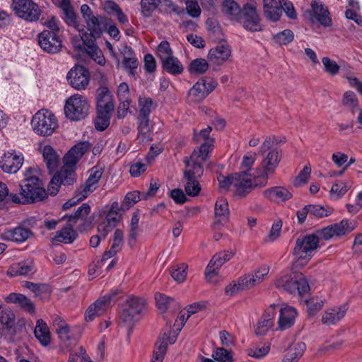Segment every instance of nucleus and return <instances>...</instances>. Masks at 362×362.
Listing matches in <instances>:
<instances>
[{
    "instance_id": "obj_24",
    "label": "nucleus",
    "mask_w": 362,
    "mask_h": 362,
    "mask_svg": "<svg viewBox=\"0 0 362 362\" xmlns=\"http://www.w3.org/2000/svg\"><path fill=\"white\" fill-rule=\"evenodd\" d=\"M231 55V49L226 44H220L211 48L208 54L209 62L216 66L222 65Z\"/></svg>"
},
{
    "instance_id": "obj_50",
    "label": "nucleus",
    "mask_w": 362,
    "mask_h": 362,
    "mask_svg": "<svg viewBox=\"0 0 362 362\" xmlns=\"http://www.w3.org/2000/svg\"><path fill=\"white\" fill-rule=\"evenodd\" d=\"M282 228V221L281 220L275 221L271 227L269 233L263 238V243L270 244L276 242L281 235Z\"/></svg>"
},
{
    "instance_id": "obj_46",
    "label": "nucleus",
    "mask_w": 362,
    "mask_h": 362,
    "mask_svg": "<svg viewBox=\"0 0 362 362\" xmlns=\"http://www.w3.org/2000/svg\"><path fill=\"white\" fill-rule=\"evenodd\" d=\"M351 187V185L349 182H344L341 180L335 182L329 191L331 199L333 200L339 199L346 193Z\"/></svg>"
},
{
    "instance_id": "obj_10",
    "label": "nucleus",
    "mask_w": 362,
    "mask_h": 362,
    "mask_svg": "<svg viewBox=\"0 0 362 362\" xmlns=\"http://www.w3.org/2000/svg\"><path fill=\"white\" fill-rule=\"evenodd\" d=\"M281 160V152L276 148L270 149L264 156L259 167L256 169L257 178L260 179L259 185L261 186H266L267 185L269 176L274 173Z\"/></svg>"
},
{
    "instance_id": "obj_14",
    "label": "nucleus",
    "mask_w": 362,
    "mask_h": 362,
    "mask_svg": "<svg viewBox=\"0 0 362 362\" xmlns=\"http://www.w3.org/2000/svg\"><path fill=\"white\" fill-rule=\"evenodd\" d=\"M117 290L103 296L90 305L85 313V320L92 321L96 317L104 314L110 307L112 302L117 300Z\"/></svg>"
},
{
    "instance_id": "obj_56",
    "label": "nucleus",
    "mask_w": 362,
    "mask_h": 362,
    "mask_svg": "<svg viewBox=\"0 0 362 362\" xmlns=\"http://www.w3.org/2000/svg\"><path fill=\"white\" fill-rule=\"evenodd\" d=\"M326 298L314 296L306 301L308 312L310 315H315L324 305Z\"/></svg>"
},
{
    "instance_id": "obj_51",
    "label": "nucleus",
    "mask_w": 362,
    "mask_h": 362,
    "mask_svg": "<svg viewBox=\"0 0 362 362\" xmlns=\"http://www.w3.org/2000/svg\"><path fill=\"white\" fill-rule=\"evenodd\" d=\"M209 69L208 62L203 58H197L192 60L188 67L191 74L199 75L204 74Z\"/></svg>"
},
{
    "instance_id": "obj_61",
    "label": "nucleus",
    "mask_w": 362,
    "mask_h": 362,
    "mask_svg": "<svg viewBox=\"0 0 362 362\" xmlns=\"http://www.w3.org/2000/svg\"><path fill=\"white\" fill-rule=\"evenodd\" d=\"M311 174V167L310 165H306L304 166L302 170L298 173V175L295 177L293 185L296 187H300L305 185L308 180L310 179Z\"/></svg>"
},
{
    "instance_id": "obj_47",
    "label": "nucleus",
    "mask_w": 362,
    "mask_h": 362,
    "mask_svg": "<svg viewBox=\"0 0 362 362\" xmlns=\"http://www.w3.org/2000/svg\"><path fill=\"white\" fill-rule=\"evenodd\" d=\"M341 105L354 114L358 108V100L355 93L351 90L346 91L341 98Z\"/></svg>"
},
{
    "instance_id": "obj_55",
    "label": "nucleus",
    "mask_w": 362,
    "mask_h": 362,
    "mask_svg": "<svg viewBox=\"0 0 362 362\" xmlns=\"http://www.w3.org/2000/svg\"><path fill=\"white\" fill-rule=\"evenodd\" d=\"M294 39V33L289 29H285L272 36L274 42L279 45H286L291 42Z\"/></svg>"
},
{
    "instance_id": "obj_22",
    "label": "nucleus",
    "mask_w": 362,
    "mask_h": 362,
    "mask_svg": "<svg viewBox=\"0 0 362 362\" xmlns=\"http://www.w3.org/2000/svg\"><path fill=\"white\" fill-rule=\"evenodd\" d=\"M230 216L228 202L223 197H218L214 204V227L225 226Z\"/></svg>"
},
{
    "instance_id": "obj_26",
    "label": "nucleus",
    "mask_w": 362,
    "mask_h": 362,
    "mask_svg": "<svg viewBox=\"0 0 362 362\" xmlns=\"http://www.w3.org/2000/svg\"><path fill=\"white\" fill-rule=\"evenodd\" d=\"M264 198L273 202H284L292 198V193L285 187L275 186L263 192Z\"/></svg>"
},
{
    "instance_id": "obj_11",
    "label": "nucleus",
    "mask_w": 362,
    "mask_h": 362,
    "mask_svg": "<svg viewBox=\"0 0 362 362\" xmlns=\"http://www.w3.org/2000/svg\"><path fill=\"white\" fill-rule=\"evenodd\" d=\"M88 102L81 94H74L66 100L64 114L71 120L78 121L85 118L88 114Z\"/></svg>"
},
{
    "instance_id": "obj_41",
    "label": "nucleus",
    "mask_w": 362,
    "mask_h": 362,
    "mask_svg": "<svg viewBox=\"0 0 362 362\" xmlns=\"http://www.w3.org/2000/svg\"><path fill=\"white\" fill-rule=\"evenodd\" d=\"M6 301L10 303L18 304L22 308L30 313H33L35 312L33 303L30 299L22 294L12 293L6 298Z\"/></svg>"
},
{
    "instance_id": "obj_2",
    "label": "nucleus",
    "mask_w": 362,
    "mask_h": 362,
    "mask_svg": "<svg viewBox=\"0 0 362 362\" xmlns=\"http://www.w3.org/2000/svg\"><path fill=\"white\" fill-rule=\"evenodd\" d=\"M219 188L228 191L230 188L236 199H243L247 196L255 187L261 186L260 179L257 178V174L252 177L245 171H240L224 176L220 175L217 177Z\"/></svg>"
},
{
    "instance_id": "obj_64",
    "label": "nucleus",
    "mask_w": 362,
    "mask_h": 362,
    "mask_svg": "<svg viewBox=\"0 0 362 362\" xmlns=\"http://www.w3.org/2000/svg\"><path fill=\"white\" fill-rule=\"evenodd\" d=\"M214 360L218 362H233V354L231 351L224 348L216 349L212 354Z\"/></svg>"
},
{
    "instance_id": "obj_21",
    "label": "nucleus",
    "mask_w": 362,
    "mask_h": 362,
    "mask_svg": "<svg viewBox=\"0 0 362 362\" xmlns=\"http://www.w3.org/2000/svg\"><path fill=\"white\" fill-rule=\"evenodd\" d=\"M38 43L40 47L48 53H56L62 47V40L57 33L47 30L40 33Z\"/></svg>"
},
{
    "instance_id": "obj_37",
    "label": "nucleus",
    "mask_w": 362,
    "mask_h": 362,
    "mask_svg": "<svg viewBox=\"0 0 362 362\" xmlns=\"http://www.w3.org/2000/svg\"><path fill=\"white\" fill-rule=\"evenodd\" d=\"M74 224L69 222L68 224L58 230L52 238L54 241L65 244L72 243L77 236L76 232L73 228Z\"/></svg>"
},
{
    "instance_id": "obj_20",
    "label": "nucleus",
    "mask_w": 362,
    "mask_h": 362,
    "mask_svg": "<svg viewBox=\"0 0 362 362\" xmlns=\"http://www.w3.org/2000/svg\"><path fill=\"white\" fill-rule=\"evenodd\" d=\"M279 312L276 330H286L295 324L298 313L294 307L282 304L279 308Z\"/></svg>"
},
{
    "instance_id": "obj_25",
    "label": "nucleus",
    "mask_w": 362,
    "mask_h": 362,
    "mask_svg": "<svg viewBox=\"0 0 362 362\" xmlns=\"http://www.w3.org/2000/svg\"><path fill=\"white\" fill-rule=\"evenodd\" d=\"M97 110L113 112L115 103L112 93L106 86L100 87L97 90Z\"/></svg>"
},
{
    "instance_id": "obj_12",
    "label": "nucleus",
    "mask_w": 362,
    "mask_h": 362,
    "mask_svg": "<svg viewBox=\"0 0 362 362\" xmlns=\"http://www.w3.org/2000/svg\"><path fill=\"white\" fill-rule=\"evenodd\" d=\"M145 303L146 302L143 298L137 297L129 298L123 305L120 313L122 321L128 326H132L135 321L141 317L145 309Z\"/></svg>"
},
{
    "instance_id": "obj_35",
    "label": "nucleus",
    "mask_w": 362,
    "mask_h": 362,
    "mask_svg": "<svg viewBox=\"0 0 362 362\" xmlns=\"http://www.w3.org/2000/svg\"><path fill=\"white\" fill-rule=\"evenodd\" d=\"M56 330L61 342L64 346H70L76 343V340L73 337V333L66 322L60 321L57 323Z\"/></svg>"
},
{
    "instance_id": "obj_42",
    "label": "nucleus",
    "mask_w": 362,
    "mask_h": 362,
    "mask_svg": "<svg viewBox=\"0 0 362 362\" xmlns=\"http://www.w3.org/2000/svg\"><path fill=\"white\" fill-rule=\"evenodd\" d=\"M42 156L47 168L50 173L54 172L59 164V156L51 146H45L42 148Z\"/></svg>"
},
{
    "instance_id": "obj_39",
    "label": "nucleus",
    "mask_w": 362,
    "mask_h": 362,
    "mask_svg": "<svg viewBox=\"0 0 362 362\" xmlns=\"http://www.w3.org/2000/svg\"><path fill=\"white\" fill-rule=\"evenodd\" d=\"M34 334L42 346H47L49 344L51 341L49 329L47 325L42 320L37 321Z\"/></svg>"
},
{
    "instance_id": "obj_34",
    "label": "nucleus",
    "mask_w": 362,
    "mask_h": 362,
    "mask_svg": "<svg viewBox=\"0 0 362 362\" xmlns=\"http://www.w3.org/2000/svg\"><path fill=\"white\" fill-rule=\"evenodd\" d=\"M263 10L265 17L272 21H276L282 13V8L277 0H263Z\"/></svg>"
},
{
    "instance_id": "obj_52",
    "label": "nucleus",
    "mask_w": 362,
    "mask_h": 362,
    "mask_svg": "<svg viewBox=\"0 0 362 362\" xmlns=\"http://www.w3.org/2000/svg\"><path fill=\"white\" fill-rule=\"evenodd\" d=\"M332 226L334 229V235L337 237L344 235L352 231L356 227V224L354 221L347 219H343L339 223L332 224Z\"/></svg>"
},
{
    "instance_id": "obj_36",
    "label": "nucleus",
    "mask_w": 362,
    "mask_h": 362,
    "mask_svg": "<svg viewBox=\"0 0 362 362\" xmlns=\"http://www.w3.org/2000/svg\"><path fill=\"white\" fill-rule=\"evenodd\" d=\"M103 7L106 13L110 16H115L119 23L124 25H128V17L123 13L120 7L115 2L106 1L103 3Z\"/></svg>"
},
{
    "instance_id": "obj_44",
    "label": "nucleus",
    "mask_w": 362,
    "mask_h": 362,
    "mask_svg": "<svg viewBox=\"0 0 362 362\" xmlns=\"http://www.w3.org/2000/svg\"><path fill=\"white\" fill-rule=\"evenodd\" d=\"M306 345L303 342H297L294 344L288 351L282 362H298L303 356Z\"/></svg>"
},
{
    "instance_id": "obj_13",
    "label": "nucleus",
    "mask_w": 362,
    "mask_h": 362,
    "mask_svg": "<svg viewBox=\"0 0 362 362\" xmlns=\"http://www.w3.org/2000/svg\"><path fill=\"white\" fill-rule=\"evenodd\" d=\"M12 8L18 17L30 22L37 21L41 13L32 0H13Z\"/></svg>"
},
{
    "instance_id": "obj_30",
    "label": "nucleus",
    "mask_w": 362,
    "mask_h": 362,
    "mask_svg": "<svg viewBox=\"0 0 362 362\" xmlns=\"http://www.w3.org/2000/svg\"><path fill=\"white\" fill-rule=\"evenodd\" d=\"M35 272L32 260L26 259L12 264L7 270L10 276H28Z\"/></svg>"
},
{
    "instance_id": "obj_17",
    "label": "nucleus",
    "mask_w": 362,
    "mask_h": 362,
    "mask_svg": "<svg viewBox=\"0 0 362 362\" xmlns=\"http://www.w3.org/2000/svg\"><path fill=\"white\" fill-rule=\"evenodd\" d=\"M104 173V165L98 163L93 166L88 171L89 175L84 185L80 191V197L78 201H81L86 198L90 193L96 189L98 183Z\"/></svg>"
},
{
    "instance_id": "obj_8",
    "label": "nucleus",
    "mask_w": 362,
    "mask_h": 362,
    "mask_svg": "<svg viewBox=\"0 0 362 362\" xmlns=\"http://www.w3.org/2000/svg\"><path fill=\"white\" fill-rule=\"evenodd\" d=\"M274 284L279 289L291 294L298 293V295L303 296L310 290L308 280L302 273L282 274Z\"/></svg>"
},
{
    "instance_id": "obj_58",
    "label": "nucleus",
    "mask_w": 362,
    "mask_h": 362,
    "mask_svg": "<svg viewBox=\"0 0 362 362\" xmlns=\"http://www.w3.org/2000/svg\"><path fill=\"white\" fill-rule=\"evenodd\" d=\"M155 300L157 308L161 313H165L169 308V306L175 303V300L163 293H156Z\"/></svg>"
},
{
    "instance_id": "obj_53",
    "label": "nucleus",
    "mask_w": 362,
    "mask_h": 362,
    "mask_svg": "<svg viewBox=\"0 0 362 362\" xmlns=\"http://www.w3.org/2000/svg\"><path fill=\"white\" fill-rule=\"evenodd\" d=\"M98 115L95 119V127L99 131L105 130L110 124L112 112L97 110Z\"/></svg>"
},
{
    "instance_id": "obj_3",
    "label": "nucleus",
    "mask_w": 362,
    "mask_h": 362,
    "mask_svg": "<svg viewBox=\"0 0 362 362\" xmlns=\"http://www.w3.org/2000/svg\"><path fill=\"white\" fill-rule=\"evenodd\" d=\"M222 11L231 20L240 21L247 30L257 32L262 30L259 17L253 3L246 4L240 10L235 1L225 0L222 4Z\"/></svg>"
},
{
    "instance_id": "obj_15",
    "label": "nucleus",
    "mask_w": 362,
    "mask_h": 362,
    "mask_svg": "<svg viewBox=\"0 0 362 362\" xmlns=\"http://www.w3.org/2000/svg\"><path fill=\"white\" fill-rule=\"evenodd\" d=\"M24 156L20 151L10 150L4 153L0 160V168L7 173H17L23 165Z\"/></svg>"
},
{
    "instance_id": "obj_23",
    "label": "nucleus",
    "mask_w": 362,
    "mask_h": 362,
    "mask_svg": "<svg viewBox=\"0 0 362 362\" xmlns=\"http://www.w3.org/2000/svg\"><path fill=\"white\" fill-rule=\"evenodd\" d=\"M117 97L119 102L117 114L118 118H124L128 112L132 99L129 93V87L127 83H121L117 90Z\"/></svg>"
},
{
    "instance_id": "obj_27",
    "label": "nucleus",
    "mask_w": 362,
    "mask_h": 362,
    "mask_svg": "<svg viewBox=\"0 0 362 362\" xmlns=\"http://www.w3.org/2000/svg\"><path fill=\"white\" fill-rule=\"evenodd\" d=\"M270 267L267 264H262L253 271L244 274L246 279L245 283L249 286L250 289L261 284L268 276Z\"/></svg>"
},
{
    "instance_id": "obj_60",
    "label": "nucleus",
    "mask_w": 362,
    "mask_h": 362,
    "mask_svg": "<svg viewBox=\"0 0 362 362\" xmlns=\"http://www.w3.org/2000/svg\"><path fill=\"white\" fill-rule=\"evenodd\" d=\"M324 71L330 76H336L340 71V66L328 57L322 59Z\"/></svg>"
},
{
    "instance_id": "obj_7",
    "label": "nucleus",
    "mask_w": 362,
    "mask_h": 362,
    "mask_svg": "<svg viewBox=\"0 0 362 362\" xmlns=\"http://www.w3.org/2000/svg\"><path fill=\"white\" fill-rule=\"evenodd\" d=\"M197 153H192L189 158L185 159V170L184 171L186 184L185 190L187 195L191 197L197 196L200 191L201 187L197 180L203 174L202 161L195 160Z\"/></svg>"
},
{
    "instance_id": "obj_63",
    "label": "nucleus",
    "mask_w": 362,
    "mask_h": 362,
    "mask_svg": "<svg viewBox=\"0 0 362 362\" xmlns=\"http://www.w3.org/2000/svg\"><path fill=\"white\" fill-rule=\"evenodd\" d=\"M274 327V321L262 317L257 322L255 332L257 335L264 336Z\"/></svg>"
},
{
    "instance_id": "obj_32",
    "label": "nucleus",
    "mask_w": 362,
    "mask_h": 362,
    "mask_svg": "<svg viewBox=\"0 0 362 362\" xmlns=\"http://www.w3.org/2000/svg\"><path fill=\"white\" fill-rule=\"evenodd\" d=\"M141 13L145 17L151 16L153 11L159 6L171 8L176 11L175 6L170 0H141Z\"/></svg>"
},
{
    "instance_id": "obj_45",
    "label": "nucleus",
    "mask_w": 362,
    "mask_h": 362,
    "mask_svg": "<svg viewBox=\"0 0 362 362\" xmlns=\"http://www.w3.org/2000/svg\"><path fill=\"white\" fill-rule=\"evenodd\" d=\"M58 4L63 11V18L65 22L70 25L76 26V13L69 0H58Z\"/></svg>"
},
{
    "instance_id": "obj_49",
    "label": "nucleus",
    "mask_w": 362,
    "mask_h": 362,
    "mask_svg": "<svg viewBox=\"0 0 362 362\" xmlns=\"http://www.w3.org/2000/svg\"><path fill=\"white\" fill-rule=\"evenodd\" d=\"M245 276H240L236 281H233L225 288V293L227 295L233 296L239 291L249 290V286L245 283Z\"/></svg>"
},
{
    "instance_id": "obj_57",
    "label": "nucleus",
    "mask_w": 362,
    "mask_h": 362,
    "mask_svg": "<svg viewBox=\"0 0 362 362\" xmlns=\"http://www.w3.org/2000/svg\"><path fill=\"white\" fill-rule=\"evenodd\" d=\"M90 211V206L89 204L84 203L78 209L75 211L74 214L70 216H64L63 218H67L68 222H70L74 224L76 222V220L81 218L86 219L87 216L89 214Z\"/></svg>"
},
{
    "instance_id": "obj_62",
    "label": "nucleus",
    "mask_w": 362,
    "mask_h": 362,
    "mask_svg": "<svg viewBox=\"0 0 362 362\" xmlns=\"http://www.w3.org/2000/svg\"><path fill=\"white\" fill-rule=\"evenodd\" d=\"M141 199L140 192L139 191H133L128 192L121 205L123 210H127L133 206Z\"/></svg>"
},
{
    "instance_id": "obj_43",
    "label": "nucleus",
    "mask_w": 362,
    "mask_h": 362,
    "mask_svg": "<svg viewBox=\"0 0 362 362\" xmlns=\"http://www.w3.org/2000/svg\"><path fill=\"white\" fill-rule=\"evenodd\" d=\"M163 69L170 74L180 75L184 71L181 62L175 56H171L162 62Z\"/></svg>"
},
{
    "instance_id": "obj_31",
    "label": "nucleus",
    "mask_w": 362,
    "mask_h": 362,
    "mask_svg": "<svg viewBox=\"0 0 362 362\" xmlns=\"http://www.w3.org/2000/svg\"><path fill=\"white\" fill-rule=\"evenodd\" d=\"M347 310L346 304L327 309L322 317V323L327 325L335 324L345 316Z\"/></svg>"
},
{
    "instance_id": "obj_33",
    "label": "nucleus",
    "mask_w": 362,
    "mask_h": 362,
    "mask_svg": "<svg viewBox=\"0 0 362 362\" xmlns=\"http://www.w3.org/2000/svg\"><path fill=\"white\" fill-rule=\"evenodd\" d=\"M311 11L317 21L324 26H329L331 25V18L327 8L322 2L315 0L311 3Z\"/></svg>"
},
{
    "instance_id": "obj_40",
    "label": "nucleus",
    "mask_w": 362,
    "mask_h": 362,
    "mask_svg": "<svg viewBox=\"0 0 362 362\" xmlns=\"http://www.w3.org/2000/svg\"><path fill=\"white\" fill-rule=\"evenodd\" d=\"M223 264L220 260L219 256H217L216 254L214 255L208 264L204 273L205 279L208 282L211 284L217 283L214 278L218 276V269Z\"/></svg>"
},
{
    "instance_id": "obj_6",
    "label": "nucleus",
    "mask_w": 362,
    "mask_h": 362,
    "mask_svg": "<svg viewBox=\"0 0 362 362\" xmlns=\"http://www.w3.org/2000/svg\"><path fill=\"white\" fill-rule=\"evenodd\" d=\"M319 245V238L311 234L297 238L293 249L294 262L296 267L305 265L314 255Z\"/></svg>"
},
{
    "instance_id": "obj_1",
    "label": "nucleus",
    "mask_w": 362,
    "mask_h": 362,
    "mask_svg": "<svg viewBox=\"0 0 362 362\" xmlns=\"http://www.w3.org/2000/svg\"><path fill=\"white\" fill-rule=\"evenodd\" d=\"M81 13L85 20L88 30V33L83 30H80L79 25L76 21L77 25H70L77 29L79 32L80 40H74L73 44L78 49H84L85 52L98 64L104 66L105 59L101 49L95 43V38L100 36L103 33L102 24L105 20L103 17H97L93 15L90 8L87 4L81 6ZM77 18V17L76 16ZM69 25V23H67Z\"/></svg>"
},
{
    "instance_id": "obj_4",
    "label": "nucleus",
    "mask_w": 362,
    "mask_h": 362,
    "mask_svg": "<svg viewBox=\"0 0 362 362\" xmlns=\"http://www.w3.org/2000/svg\"><path fill=\"white\" fill-rule=\"evenodd\" d=\"M40 170L30 167L25 170V178L21 184V196L23 202H35L47 197V191L40 180Z\"/></svg>"
},
{
    "instance_id": "obj_29",
    "label": "nucleus",
    "mask_w": 362,
    "mask_h": 362,
    "mask_svg": "<svg viewBox=\"0 0 362 362\" xmlns=\"http://www.w3.org/2000/svg\"><path fill=\"white\" fill-rule=\"evenodd\" d=\"M31 234L32 233L28 228L19 226L6 230L0 235L2 240L21 243L26 240Z\"/></svg>"
},
{
    "instance_id": "obj_38",
    "label": "nucleus",
    "mask_w": 362,
    "mask_h": 362,
    "mask_svg": "<svg viewBox=\"0 0 362 362\" xmlns=\"http://www.w3.org/2000/svg\"><path fill=\"white\" fill-rule=\"evenodd\" d=\"M139 118H149L151 113L156 107L157 104L150 97L140 95L138 99Z\"/></svg>"
},
{
    "instance_id": "obj_5",
    "label": "nucleus",
    "mask_w": 362,
    "mask_h": 362,
    "mask_svg": "<svg viewBox=\"0 0 362 362\" xmlns=\"http://www.w3.org/2000/svg\"><path fill=\"white\" fill-rule=\"evenodd\" d=\"M89 145L86 142L78 143L72 147L64 158L62 169L55 175L64 185H70L75 180L74 168L78 161L88 151Z\"/></svg>"
},
{
    "instance_id": "obj_16",
    "label": "nucleus",
    "mask_w": 362,
    "mask_h": 362,
    "mask_svg": "<svg viewBox=\"0 0 362 362\" xmlns=\"http://www.w3.org/2000/svg\"><path fill=\"white\" fill-rule=\"evenodd\" d=\"M67 80L74 88L82 90L89 84L90 73L84 66L76 65L67 74Z\"/></svg>"
},
{
    "instance_id": "obj_28",
    "label": "nucleus",
    "mask_w": 362,
    "mask_h": 362,
    "mask_svg": "<svg viewBox=\"0 0 362 362\" xmlns=\"http://www.w3.org/2000/svg\"><path fill=\"white\" fill-rule=\"evenodd\" d=\"M120 52L123 56L122 66L129 73V75L134 76V71L138 67L139 61L133 49L129 46H124Z\"/></svg>"
},
{
    "instance_id": "obj_54",
    "label": "nucleus",
    "mask_w": 362,
    "mask_h": 362,
    "mask_svg": "<svg viewBox=\"0 0 362 362\" xmlns=\"http://www.w3.org/2000/svg\"><path fill=\"white\" fill-rule=\"evenodd\" d=\"M138 127V139L140 141H146L151 139V127L149 124V118H139Z\"/></svg>"
},
{
    "instance_id": "obj_9",
    "label": "nucleus",
    "mask_w": 362,
    "mask_h": 362,
    "mask_svg": "<svg viewBox=\"0 0 362 362\" xmlns=\"http://www.w3.org/2000/svg\"><path fill=\"white\" fill-rule=\"evenodd\" d=\"M31 126L36 134L47 136L52 135L59 124L58 120L52 112L47 109H41L33 115Z\"/></svg>"
},
{
    "instance_id": "obj_48",
    "label": "nucleus",
    "mask_w": 362,
    "mask_h": 362,
    "mask_svg": "<svg viewBox=\"0 0 362 362\" xmlns=\"http://www.w3.org/2000/svg\"><path fill=\"white\" fill-rule=\"evenodd\" d=\"M15 320V315L13 312L8 308H4L0 313V322L5 326L4 328V331L5 329L8 330L11 332V334L13 335L15 333V330L13 329Z\"/></svg>"
},
{
    "instance_id": "obj_19",
    "label": "nucleus",
    "mask_w": 362,
    "mask_h": 362,
    "mask_svg": "<svg viewBox=\"0 0 362 362\" xmlns=\"http://www.w3.org/2000/svg\"><path fill=\"white\" fill-rule=\"evenodd\" d=\"M216 86L214 79L197 81L189 91V100L194 103L202 101Z\"/></svg>"
},
{
    "instance_id": "obj_18",
    "label": "nucleus",
    "mask_w": 362,
    "mask_h": 362,
    "mask_svg": "<svg viewBox=\"0 0 362 362\" xmlns=\"http://www.w3.org/2000/svg\"><path fill=\"white\" fill-rule=\"evenodd\" d=\"M211 132V127H207L200 131L198 134L194 135V139L197 142L204 141L198 150H194L192 153H197L195 160L204 162L213 148L214 139L209 137V134Z\"/></svg>"
},
{
    "instance_id": "obj_59",
    "label": "nucleus",
    "mask_w": 362,
    "mask_h": 362,
    "mask_svg": "<svg viewBox=\"0 0 362 362\" xmlns=\"http://www.w3.org/2000/svg\"><path fill=\"white\" fill-rule=\"evenodd\" d=\"M269 349L268 344L252 345L247 349V354L255 358H261L269 353Z\"/></svg>"
}]
</instances>
